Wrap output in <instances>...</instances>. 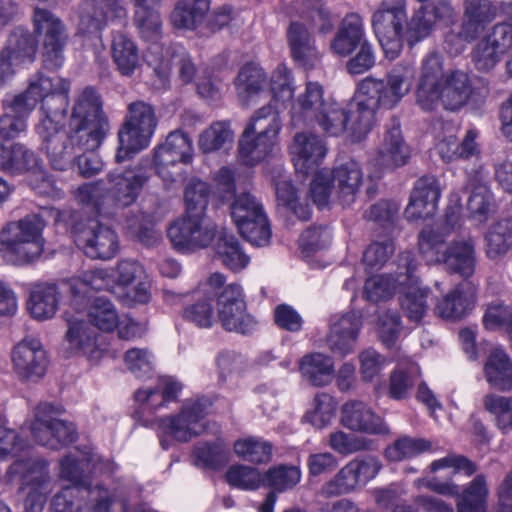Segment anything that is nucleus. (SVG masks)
<instances>
[{"label": "nucleus", "instance_id": "f257e3e1", "mask_svg": "<svg viewBox=\"0 0 512 512\" xmlns=\"http://www.w3.org/2000/svg\"><path fill=\"white\" fill-rule=\"evenodd\" d=\"M490 91L489 78L459 69L445 73L441 56L429 53L422 60L416 103L423 111H433L441 104L456 112L465 106L482 107Z\"/></svg>", "mask_w": 512, "mask_h": 512}, {"label": "nucleus", "instance_id": "f03ea898", "mask_svg": "<svg viewBox=\"0 0 512 512\" xmlns=\"http://www.w3.org/2000/svg\"><path fill=\"white\" fill-rule=\"evenodd\" d=\"M109 128L100 94L90 86L81 89L74 98L68 134L63 132L62 126L53 137L60 148L59 153L54 155L49 149H44L51 165L62 170L71 162L76 150L97 149Z\"/></svg>", "mask_w": 512, "mask_h": 512}, {"label": "nucleus", "instance_id": "7ed1b4c3", "mask_svg": "<svg viewBox=\"0 0 512 512\" xmlns=\"http://www.w3.org/2000/svg\"><path fill=\"white\" fill-rule=\"evenodd\" d=\"M69 91L68 80L40 73L30 80L23 93L13 98V109L17 111L32 112L41 102V117L36 132L42 140V148L49 149L54 155L59 153L60 148L53 137L63 126L69 105Z\"/></svg>", "mask_w": 512, "mask_h": 512}, {"label": "nucleus", "instance_id": "20e7f679", "mask_svg": "<svg viewBox=\"0 0 512 512\" xmlns=\"http://www.w3.org/2000/svg\"><path fill=\"white\" fill-rule=\"evenodd\" d=\"M456 207L446 212V221L442 226L427 227L418 236V246L422 257L428 264H444L452 273L459 274L464 279L475 273L476 252L471 238L457 240L445 244L446 237L458 223L460 217V198L456 196Z\"/></svg>", "mask_w": 512, "mask_h": 512}, {"label": "nucleus", "instance_id": "39448f33", "mask_svg": "<svg viewBox=\"0 0 512 512\" xmlns=\"http://www.w3.org/2000/svg\"><path fill=\"white\" fill-rule=\"evenodd\" d=\"M149 179L150 174L142 165L113 171L107 175L108 186L102 180L86 183L77 189L76 199L93 206L99 214L111 216L135 203Z\"/></svg>", "mask_w": 512, "mask_h": 512}, {"label": "nucleus", "instance_id": "423d86ee", "mask_svg": "<svg viewBox=\"0 0 512 512\" xmlns=\"http://www.w3.org/2000/svg\"><path fill=\"white\" fill-rule=\"evenodd\" d=\"M299 15L302 22H291L287 42L294 61L310 69L317 64L320 54L309 29L327 35L334 29L335 19L322 0H302Z\"/></svg>", "mask_w": 512, "mask_h": 512}, {"label": "nucleus", "instance_id": "0eeeda50", "mask_svg": "<svg viewBox=\"0 0 512 512\" xmlns=\"http://www.w3.org/2000/svg\"><path fill=\"white\" fill-rule=\"evenodd\" d=\"M376 123L369 106L361 92L347 104H341L333 99L312 119L328 137L345 136L350 142L358 143L364 140Z\"/></svg>", "mask_w": 512, "mask_h": 512}, {"label": "nucleus", "instance_id": "6e6552de", "mask_svg": "<svg viewBox=\"0 0 512 512\" xmlns=\"http://www.w3.org/2000/svg\"><path fill=\"white\" fill-rule=\"evenodd\" d=\"M45 222L37 214L7 223L0 230V256L10 265L23 266L38 259L44 250Z\"/></svg>", "mask_w": 512, "mask_h": 512}, {"label": "nucleus", "instance_id": "1a4fd4ad", "mask_svg": "<svg viewBox=\"0 0 512 512\" xmlns=\"http://www.w3.org/2000/svg\"><path fill=\"white\" fill-rule=\"evenodd\" d=\"M225 276L221 273L211 274L203 291L212 293L217 299V315L223 329L243 335L252 333L257 326L255 318L247 312V304L241 285L230 283L225 285Z\"/></svg>", "mask_w": 512, "mask_h": 512}, {"label": "nucleus", "instance_id": "9d476101", "mask_svg": "<svg viewBox=\"0 0 512 512\" xmlns=\"http://www.w3.org/2000/svg\"><path fill=\"white\" fill-rule=\"evenodd\" d=\"M415 80L413 63L402 61L386 75V79L367 77L359 84V91L374 117L380 108L392 109L411 91Z\"/></svg>", "mask_w": 512, "mask_h": 512}, {"label": "nucleus", "instance_id": "9b49d317", "mask_svg": "<svg viewBox=\"0 0 512 512\" xmlns=\"http://www.w3.org/2000/svg\"><path fill=\"white\" fill-rule=\"evenodd\" d=\"M157 126L154 108L144 102H132L128 106L126 120L118 131L119 147L115 155L117 162H123L138 151L148 147Z\"/></svg>", "mask_w": 512, "mask_h": 512}, {"label": "nucleus", "instance_id": "f8f14e48", "mask_svg": "<svg viewBox=\"0 0 512 512\" xmlns=\"http://www.w3.org/2000/svg\"><path fill=\"white\" fill-rule=\"evenodd\" d=\"M231 218L240 235L257 247L270 243L272 230L260 199L250 192H242L230 204Z\"/></svg>", "mask_w": 512, "mask_h": 512}, {"label": "nucleus", "instance_id": "ddd939ff", "mask_svg": "<svg viewBox=\"0 0 512 512\" xmlns=\"http://www.w3.org/2000/svg\"><path fill=\"white\" fill-rule=\"evenodd\" d=\"M63 411L61 406L50 403H41L36 407L30 429L38 444L58 450L76 440L74 424L60 418Z\"/></svg>", "mask_w": 512, "mask_h": 512}, {"label": "nucleus", "instance_id": "4468645a", "mask_svg": "<svg viewBox=\"0 0 512 512\" xmlns=\"http://www.w3.org/2000/svg\"><path fill=\"white\" fill-rule=\"evenodd\" d=\"M32 22L34 33L42 43L45 67L51 70L61 68L68 40L65 24L53 12L39 7L34 9Z\"/></svg>", "mask_w": 512, "mask_h": 512}, {"label": "nucleus", "instance_id": "2eb2a0df", "mask_svg": "<svg viewBox=\"0 0 512 512\" xmlns=\"http://www.w3.org/2000/svg\"><path fill=\"white\" fill-rule=\"evenodd\" d=\"M211 405L208 399H190L185 401L177 415L162 418L159 423L160 442L163 449L169 448L164 436H170L180 442H187L199 436L205 430L203 420Z\"/></svg>", "mask_w": 512, "mask_h": 512}, {"label": "nucleus", "instance_id": "dca6fc26", "mask_svg": "<svg viewBox=\"0 0 512 512\" xmlns=\"http://www.w3.org/2000/svg\"><path fill=\"white\" fill-rule=\"evenodd\" d=\"M382 465L374 456L356 457L346 463L319 491L324 498L347 495L364 487L380 472Z\"/></svg>", "mask_w": 512, "mask_h": 512}, {"label": "nucleus", "instance_id": "f3484780", "mask_svg": "<svg viewBox=\"0 0 512 512\" xmlns=\"http://www.w3.org/2000/svg\"><path fill=\"white\" fill-rule=\"evenodd\" d=\"M399 265L405 270L398 275V285L403 289L400 297L401 308L409 320L418 323L428 310L430 289L419 285V279L415 275L418 264L412 252L399 254Z\"/></svg>", "mask_w": 512, "mask_h": 512}, {"label": "nucleus", "instance_id": "a211bd4d", "mask_svg": "<svg viewBox=\"0 0 512 512\" xmlns=\"http://www.w3.org/2000/svg\"><path fill=\"white\" fill-rule=\"evenodd\" d=\"M217 236L216 225L206 215H185L168 229L174 248L182 253L206 248Z\"/></svg>", "mask_w": 512, "mask_h": 512}, {"label": "nucleus", "instance_id": "6ab92c4d", "mask_svg": "<svg viewBox=\"0 0 512 512\" xmlns=\"http://www.w3.org/2000/svg\"><path fill=\"white\" fill-rule=\"evenodd\" d=\"M66 322L63 344L67 356H83L90 362H98L107 351L105 338L82 317H68Z\"/></svg>", "mask_w": 512, "mask_h": 512}, {"label": "nucleus", "instance_id": "aec40b11", "mask_svg": "<svg viewBox=\"0 0 512 512\" xmlns=\"http://www.w3.org/2000/svg\"><path fill=\"white\" fill-rule=\"evenodd\" d=\"M477 40L471 51V62L476 71L489 74L501 62L503 54L512 47V27L495 24Z\"/></svg>", "mask_w": 512, "mask_h": 512}, {"label": "nucleus", "instance_id": "412c9836", "mask_svg": "<svg viewBox=\"0 0 512 512\" xmlns=\"http://www.w3.org/2000/svg\"><path fill=\"white\" fill-rule=\"evenodd\" d=\"M12 368L22 381H39L47 371L48 356L41 341L27 336L17 342L11 351Z\"/></svg>", "mask_w": 512, "mask_h": 512}, {"label": "nucleus", "instance_id": "4be33fe9", "mask_svg": "<svg viewBox=\"0 0 512 512\" xmlns=\"http://www.w3.org/2000/svg\"><path fill=\"white\" fill-rule=\"evenodd\" d=\"M127 16L125 0H84L77 31L100 36L110 22L125 20Z\"/></svg>", "mask_w": 512, "mask_h": 512}, {"label": "nucleus", "instance_id": "5701e85b", "mask_svg": "<svg viewBox=\"0 0 512 512\" xmlns=\"http://www.w3.org/2000/svg\"><path fill=\"white\" fill-rule=\"evenodd\" d=\"M74 242L91 259L110 260L119 251V239L116 232L95 220L76 229Z\"/></svg>", "mask_w": 512, "mask_h": 512}, {"label": "nucleus", "instance_id": "b1692460", "mask_svg": "<svg viewBox=\"0 0 512 512\" xmlns=\"http://www.w3.org/2000/svg\"><path fill=\"white\" fill-rule=\"evenodd\" d=\"M116 465L92 451L70 453L60 462V477L72 483L70 487L93 489L87 486L90 473H112Z\"/></svg>", "mask_w": 512, "mask_h": 512}, {"label": "nucleus", "instance_id": "393cba45", "mask_svg": "<svg viewBox=\"0 0 512 512\" xmlns=\"http://www.w3.org/2000/svg\"><path fill=\"white\" fill-rule=\"evenodd\" d=\"M499 14L500 1L463 0L458 37L467 43L475 42Z\"/></svg>", "mask_w": 512, "mask_h": 512}, {"label": "nucleus", "instance_id": "a878e982", "mask_svg": "<svg viewBox=\"0 0 512 512\" xmlns=\"http://www.w3.org/2000/svg\"><path fill=\"white\" fill-rule=\"evenodd\" d=\"M79 497H87L86 505L94 512H109L112 504L109 492L99 485L93 489L65 487L53 497L51 508L53 512H81Z\"/></svg>", "mask_w": 512, "mask_h": 512}, {"label": "nucleus", "instance_id": "bb28decb", "mask_svg": "<svg viewBox=\"0 0 512 512\" xmlns=\"http://www.w3.org/2000/svg\"><path fill=\"white\" fill-rule=\"evenodd\" d=\"M341 423L351 431L369 435H387L390 430L384 419L363 401L349 400L341 408Z\"/></svg>", "mask_w": 512, "mask_h": 512}, {"label": "nucleus", "instance_id": "cd10ccee", "mask_svg": "<svg viewBox=\"0 0 512 512\" xmlns=\"http://www.w3.org/2000/svg\"><path fill=\"white\" fill-rule=\"evenodd\" d=\"M409 158L410 149L403 138L400 123L392 119L377 147L375 163L381 169L393 170L407 164Z\"/></svg>", "mask_w": 512, "mask_h": 512}, {"label": "nucleus", "instance_id": "c85d7f7f", "mask_svg": "<svg viewBox=\"0 0 512 512\" xmlns=\"http://www.w3.org/2000/svg\"><path fill=\"white\" fill-rule=\"evenodd\" d=\"M441 196L439 181L435 176L419 178L411 192L405 214L409 219H425L434 215Z\"/></svg>", "mask_w": 512, "mask_h": 512}, {"label": "nucleus", "instance_id": "c756f323", "mask_svg": "<svg viewBox=\"0 0 512 512\" xmlns=\"http://www.w3.org/2000/svg\"><path fill=\"white\" fill-rule=\"evenodd\" d=\"M290 152L296 170L308 174L322 163L327 154V147L319 135L299 132L293 138Z\"/></svg>", "mask_w": 512, "mask_h": 512}, {"label": "nucleus", "instance_id": "7c9ffc66", "mask_svg": "<svg viewBox=\"0 0 512 512\" xmlns=\"http://www.w3.org/2000/svg\"><path fill=\"white\" fill-rule=\"evenodd\" d=\"M329 175L334 188L335 202L343 207L353 204L363 183V171L355 160L346 161L332 170Z\"/></svg>", "mask_w": 512, "mask_h": 512}, {"label": "nucleus", "instance_id": "2f4dec72", "mask_svg": "<svg viewBox=\"0 0 512 512\" xmlns=\"http://www.w3.org/2000/svg\"><path fill=\"white\" fill-rule=\"evenodd\" d=\"M362 328L361 316L356 312L346 313L333 321L327 335V346L342 357L352 353Z\"/></svg>", "mask_w": 512, "mask_h": 512}, {"label": "nucleus", "instance_id": "473e14b6", "mask_svg": "<svg viewBox=\"0 0 512 512\" xmlns=\"http://www.w3.org/2000/svg\"><path fill=\"white\" fill-rule=\"evenodd\" d=\"M475 302L476 288L470 282H461L437 302L435 312L444 319L460 320L472 311Z\"/></svg>", "mask_w": 512, "mask_h": 512}, {"label": "nucleus", "instance_id": "72a5a7b5", "mask_svg": "<svg viewBox=\"0 0 512 512\" xmlns=\"http://www.w3.org/2000/svg\"><path fill=\"white\" fill-rule=\"evenodd\" d=\"M366 42L362 17L357 13H350L341 20L329 47L333 54L347 57Z\"/></svg>", "mask_w": 512, "mask_h": 512}, {"label": "nucleus", "instance_id": "f704fd0d", "mask_svg": "<svg viewBox=\"0 0 512 512\" xmlns=\"http://www.w3.org/2000/svg\"><path fill=\"white\" fill-rule=\"evenodd\" d=\"M7 474L11 480L18 478L25 490H52L48 463L43 459L17 460L10 465Z\"/></svg>", "mask_w": 512, "mask_h": 512}, {"label": "nucleus", "instance_id": "c9c22d12", "mask_svg": "<svg viewBox=\"0 0 512 512\" xmlns=\"http://www.w3.org/2000/svg\"><path fill=\"white\" fill-rule=\"evenodd\" d=\"M324 88L318 82L309 81L304 91L298 95L291 108V121L294 126L310 124L317 114L332 99L325 98Z\"/></svg>", "mask_w": 512, "mask_h": 512}, {"label": "nucleus", "instance_id": "e433bc0d", "mask_svg": "<svg viewBox=\"0 0 512 512\" xmlns=\"http://www.w3.org/2000/svg\"><path fill=\"white\" fill-rule=\"evenodd\" d=\"M407 22L405 0H382L371 18L375 35H387L403 32Z\"/></svg>", "mask_w": 512, "mask_h": 512}, {"label": "nucleus", "instance_id": "4c0bfd02", "mask_svg": "<svg viewBox=\"0 0 512 512\" xmlns=\"http://www.w3.org/2000/svg\"><path fill=\"white\" fill-rule=\"evenodd\" d=\"M301 378L314 387H324L331 383L334 376L333 359L320 352L305 354L298 361Z\"/></svg>", "mask_w": 512, "mask_h": 512}, {"label": "nucleus", "instance_id": "58836bf2", "mask_svg": "<svg viewBox=\"0 0 512 512\" xmlns=\"http://www.w3.org/2000/svg\"><path fill=\"white\" fill-rule=\"evenodd\" d=\"M483 373L489 386L500 392L512 390V359L502 348H494L488 355Z\"/></svg>", "mask_w": 512, "mask_h": 512}, {"label": "nucleus", "instance_id": "ea45409f", "mask_svg": "<svg viewBox=\"0 0 512 512\" xmlns=\"http://www.w3.org/2000/svg\"><path fill=\"white\" fill-rule=\"evenodd\" d=\"M141 265L132 260H121L117 265V285L123 290L129 302L146 303L149 293L146 284L138 281Z\"/></svg>", "mask_w": 512, "mask_h": 512}, {"label": "nucleus", "instance_id": "a19ab883", "mask_svg": "<svg viewBox=\"0 0 512 512\" xmlns=\"http://www.w3.org/2000/svg\"><path fill=\"white\" fill-rule=\"evenodd\" d=\"M38 166L34 151L22 143H0V169L10 174H23Z\"/></svg>", "mask_w": 512, "mask_h": 512}, {"label": "nucleus", "instance_id": "79ce46f5", "mask_svg": "<svg viewBox=\"0 0 512 512\" xmlns=\"http://www.w3.org/2000/svg\"><path fill=\"white\" fill-rule=\"evenodd\" d=\"M267 77L263 69L249 63L238 72L234 85L239 101L243 105H250L264 91Z\"/></svg>", "mask_w": 512, "mask_h": 512}, {"label": "nucleus", "instance_id": "37998d69", "mask_svg": "<svg viewBox=\"0 0 512 512\" xmlns=\"http://www.w3.org/2000/svg\"><path fill=\"white\" fill-rule=\"evenodd\" d=\"M210 0H178L171 13V23L178 29L196 30L206 20Z\"/></svg>", "mask_w": 512, "mask_h": 512}, {"label": "nucleus", "instance_id": "c03bdc74", "mask_svg": "<svg viewBox=\"0 0 512 512\" xmlns=\"http://www.w3.org/2000/svg\"><path fill=\"white\" fill-rule=\"evenodd\" d=\"M111 57L122 76H132L140 65L139 49L136 43L121 32L113 34Z\"/></svg>", "mask_w": 512, "mask_h": 512}, {"label": "nucleus", "instance_id": "a18cd8bd", "mask_svg": "<svg viewBox=\"0 0 512 512\" xmlns=\"http://www.w3.org/2000/svg\"><path fill=\"white\" fill-rule=\"evenodd\" d=\"M512 250V219H502L484 234V253L491 261H500Z\"/></svg>", "mask_w": 512, "mask_h": 512}, {"label": "nucleus", "instance_id": "49530a36", "mask_svg": "<svg viewBox=\"0 0 512 512\" xmlns=\"http://www.w3.org/2000/svg\"><path fill=\"white\" fill-rule=\"evenodd\" d=\"M59 303V292L55 284H38L33 287L27 302V309L37 320L52 318Z\"/></svg>", "mask_w": 512, "mask_h": 512}, {"label": "nucleus", "instance_id": "de8ad7c7", "mask_svg": "<svg viewBox=\"0 0 512 512\" xmlns=\"http://www.w3.org/2000/svg\"><path fill=\"white\" fill-rule=\"evenodd\" d=\"M214 250L217 259L233 271L244 269L249 263V257L243 251L238 239L226 230L218 233Z\"/></svg>", "mask_w": 512, "mask_h": 512}, {"label": "nucleus", "instance_id": "09e8293b", "mask_svg": "<svg viewBox=\"0 0 512 512\" xmlns=\"http://www.w3.org/2000/svg\"><path fill=\"white\" fill-rule=\"evenodd\" d=\"M275 140L243 131L238 142L239 160L246 166H255L271 154Z\"/></svg>", "mask_w": 512, "mask_h": 512}, {"label": "nucleus", "instance_id": "8fccbe9b", "mask_svg": "<svg viewBox=\"0 0 512 512\" xmlns=\"http://www.w3.org/2000/svg\"><path fill=\"white\" fill-rule=\"evenodd\" d=\"M281 128L279 111L270 103L253 113L244 131L277 141Z\"/></svg>", "mask_w": 512, "mask_h": 512}, {"label": "nucleus", "instance_id": "3c124183", "mask_svg": "<svg viewBox=\"0 0 512 512\" xmlns=\"http://www.w3.org/2000/svg\"><path fill=\"white\" fill-rule=\"evenodd\" d=\"M234 142V131L229 121H215L199 135V148L203 153L228 150Z\"/></svg>", "mask_w": 512, "mask_h": 512}, {"label": "nucleus", "instance_id": "603ef678", "mask_svg": "<svg viewBox=\"0 0 512 512\" xmlns=\"http://www.w3.org/2000/svg\"><path fill=\"white\" fill-rule=\"evenodd\" d=\"M2 50L12 56L16 62H20L24 65L34 61L37 43L27 29L16 27L9 34Z\"/></svg>", "mask_w": 512, "mask_h": 512}, {"label": "nucleus", "instance_id": "864d4df0", "mask_svg": "<svg viewBox=\"0 0 512 512\" xmlns=\"http://www.w3.org/2000/svg\"><path fill=\"white\" fill-rule=\"evenodd\" d=\"M86 320L102 332H112L119 324V314L111 301L97 297L88 309Z\"/></svg>", "mask_w": 512, "mask_h": 512}, {"label": "nucleus", "instance_id": "5fc2aeb1", "mask_svg": "<svg viewBox=\"0 0 512 512\" xmlns=\"http://www.w3.org/2000/svg\"><path fill=\"white\" fill-rule=\"evenodd\" d=\"M420 375V368L416 363H401L391 373L389 380V396L394 400L405 399Z\"/></svg>", "mask_w": 512, "mask_h": 512}, {"label": "nucleus", "instance_id": "6e6d98bb", "mask_svg": "<svg viewBox=\"0 0 512 512\" xmlns=\"http://www.w3.org/2000/svg\"><path fill=\"white\" fill-rule=\"evenodd\" d=\"M467 208L471 219L478 224H484L494 213L495 201L490 188L483 183H478L468 198Z\"/></svg>", "mask_w": 512, "mask_h": 512}, {"label": "nucleus", "instance_id": "4d7b16f0", "mask_svg": "<svg viewBox=\"0 0 512 512\" xmlns=\"http://www.w3.org/2000/svg\"><path fill=\"white\" fill-rule=\"evenodd\" d=\"M203 293V297L197 298L193 303L186 305L182 311L184 320L195 324L200 328H210L215 322L214 308L212 305V293H205L203 291V284L197 293Z\"/></svg>", "mask_w": 512, "mask_h": 512}, {"label": "nucleus", "instance_id": "13d9d810", "mask_svg": "<svg viewBox=\"0 0 512 512\" xmlns=\"http://www.w3.org/2000/svg\"><path fill=\"white\" fill-rule=\"evenodd\" d=\"M400 272H405L400 268L399 257L397 258V271L395 276L392 275H377L370 277L366 280L364 285V296L367 300L378 302L381 300L389 299L393 296L398 285V275Z\"/></svg>", "mask_w": 512, "mask_h": 512}, {"label": "nucleus", "instance_id": "bf43d9fd", "mask_svg": "<svg viewBox=\"0 0 512 512\" xmlns=\"http://www.w3.org/2000/svg\"><path fill=\"white\" fill-rule=\"evenodd\" d=\"M234 452L247 462L262 464L271 460L272 445L260 438L248 437L234 443Z\"/></svg>", "mask_w": 512, "mask_h": 512}, {"label": "nucleus", "instance_id": "052dcab7", "mask_svg": "<svg viewBox=\"0 0 512 512\" xmlns=\"http://www.w3.org/2000/svg\"><path fill=\"white\" fill-rule=\"evenodd\" d=\"M488 489L483 475H477L463 491L457 512H485Z\"/></svg>", "mask_w": 512, "mask_h": 512}, {"label": "nucleus", "instance_id": "680f3d73", "mask_svg": "<svg viewBox=\"0 0 512 512\" xmlns=\"http://www.w3.org/2000/svg\"><path fill=\"white\" fill-rule=\"evenodd\" d=\"M153 163L156 174L166 185L173 184L182 177L183 163L162 144L155 149Z\"/></svg>", "mask_w": 512, "mask_h": 512}, {"label": "nucleus", "instance_id": "e2e57ef3", "mask_svg": "<svg viewBox=\"0 0 512 512\" xmlns=\"http://www.w3.org/2000/svg\"><path fill=\"white\" fill-rule=\"evenodd\" d=\"M172 68L176 71L179 79L184 84L190 83L196 74V67L190 55L183 49H180L172 55L169 67L161 64L155 69V72L163 83H166L168 80Z\"/></svg>", "mask_w": 512, "mask_h": 512}, {"label": "nucleus", "instance_id": "0e129e2a", "mask_svg": "<svg viewBox=\"0 0 512 512\" xmlns=\"http://www.w3.org/2000/svg\"><path fill=\"white\" fill-rule=\"evenodd\" d=\"M431 443L422 438L401 437L386 448L385 455L391 461H401L430 450Z\"/></svg>", "mask_w": 512, "mask_h": 512}, {"label": "nucleus", "instance_id": "69168bd1", "mask_svg": "<svg viewBox=\"0 0 512 512\" xmlns=\"http://www.w3.org/2000/svg\"><path fill=\"white\" fill-rule=\"evenodd\" d=\"M483 405L494 416L498 428L504 432L512 429V397L488 394L483 398Z\"/></svg>", "mask_w": 512, "mask_h": 512}, {"label": "nucleus", "instance_id": "338daca9", "mask_svg": "<svg viewBox=\"0 0 512 512\" xmlns=\"http://www.w3.org/2000/svg\"><path fill=\"white\" fill-rule=\"evenodd\" d=\"M209 193V186L206 182L198 179L191 180L185 189V215H206Z\"/></svg>", "mask_w": 512, "mask_h": 512}, {"label": "nucleus", "instance_id": "774afa93", "mask_svg": "<svg viewBox=\"0 0 512 512\" xmlns=\"http://www.w3.org/2000/svg\"><path fill=\"white\" fill-rule=\"evenodd\" d=\"M133 23L145 41L155 43L161 38L162 20L159 10L134 12Z\"/></svg>", "mask_w": 512, "mask_h": 512}]
</instances>
